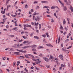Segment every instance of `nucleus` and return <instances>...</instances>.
Returning a JSON list of instances; mask_svg holds the SVG:
<instances>
[{"label":"nucleus","instance_id":"f257e3e1","mask_svg":"<svg viewBox=\"0 0 73 73\" xmlns=\"http://www.w3.org/2000/svg\"><path fill=\"white\" fill-rule=\"evenodd\" d=\"M43 58L44 60V61H46V62H49V59L46 57H43Z\"/></svg>","mask_w":73,"mask_h":73},{"label":"nucleus","instance_id":"f03ea898","mask_svg":"<svg viewBox=\"0 0 73 73\" xmlns=\"http://www.w3.org/2000/svg\"><path fill=\"white\" fill-rule=\"evenodd\" d=\"M16 50H17V51H18V52H21V53H26L27 52V51H23V50H20L18 49H17Z\"/></svg>","mask_w":73,"mask_h":73},{"label":"nucleus","instance_id":"7ed1b4c3","mask_svg":"<svg viewBox=\"0 0 73 73\" xmlns=\"http://www.w3.org/2000/svg\"><path fill=\"white\" fill-rule=\"evenodd\" d=\"M40 18H39V17H38V16H37L36 18V17L35 18V20L36 21H40Z\"/></svg>","mask_w":73,"mask_h":73},{"label":"nucleus","instance_id":"20e7f679","mask_svg":"<svg viewBox=\"0 0 73 73\" xmlns=\"http://www.w3.org/2000/svg\"><path fill=\"white\" fill-rule=\"evenodd\" d=\"M59 57L60 58V59H61L62 60H63V58H64V56H62V55H59Z\"/></svg>","mask_w":73,"mask_h":73},{"label":"nucleus","instance_id":"39448f33","mask_svg":"<svg viewBox=\"0 0 73 73\" xmlns=\"http://www.w3.org/2000/svg\"><path fill=\"white\" fill-rule=\"evenodd\" d=\"M46 45L47 46H50V47H53V46L51 44H46Z\"/></svg>","mask_w":73,"mask_h":73},{"label":"nucleus","instance_id":"423d86ee","mask_svg":"<svg viewBox=\"0 0 73 73\" xmlns=\"http://www.w3.org/2000/svg\"><path fill=\"white\" fill-rule=\"evenodd\" d=\"M29 47H30L29 46H27L24 47H22L21 48H22L23 49H25V48H29Z\"/></svg>","mask_w":73,"mask_h":73},{"label":"nucleus","instance_id":"0eeeda50","mask_svg":"<svg viewBox=\"0 0 73 73\" xmlns=\"http://www.w3.org/2000/svg\"><path fill=\"white\" fill-rule=\"evenodd\" d=\"M63 10H64V11H66V10H67V8L66 6H64L63 8Z\"/></svg>","mask_w":73,"mask_h":73},{"label":"nucleus","instance_id":"6e6552de","mask_svg":"<svg viewBox=\"0 0 73 73\" xmlns=\"http://www.w3.org/2000/svg\"><path fill=\"white\" fill-rule=\"evenodd\" d=\"M28 56H30V57H32V58H34L35 57V56H34L32 54H28Z\"/></svg>","mask_w":73,"mask_h":73},{"label":"nucleus","instance_id":"1a4fd4ad","mask_svg":"<svg viewBox=\"0 0 73 73\" xmlns=\"http://www.w3.org/2000/svg\"><path fill=\"white\" fill-rule=\"evenodd\" d=\"M70 9L71 11V12H73V8L72 6H70Z\"/></svg>","mask_w":73,"mask_h":73},{"label":"nucleus","instance_id":"9d476101","mask_svg":"<svg viewBox=\"0 0 73 73\" xmlns=\"http://www.w3.org/2000/svg\"><path fill=\"white\" fill-rule=\"evenodd\" d=\"M49 59L50 60H53V57L51 55L50 56Z\"/></svg>","mask_w":73,"mask_h":73},{"label":"nucleus","instance_id":"9b49d317","mask_svg":"<svg viewBox=\"0 0 73 73\" xmlns=\"http://www.w3.org/2000/svg\"><path fill=\"white\" fill-rule=\"evenodd\" d=\"M30 47L31 48H36V45H33L31 46Z\"/></svg>","mask_w":73,"mask_h":73},{"label":"nucleus","instance_id":"f8f14e48","mask_svg":"<svg viewBox=\"0 0 73 73\" xmlns=\"http://www.w3.org/2000/svg\"><path fill=\"white\" fill-rule=\"evenodd\" d=\"M25 57L23 56H20V57H19V58H20V59H23V58H24Z\"/></svg>","mask_w":73,"mask_h":73},{"label":"nucleus","instance_id":"ddd939ff","mask_svg":"<svg viewBox=\"0 0 73 73\" xmlns=\"http://www.w3.org/2000/svg\"><path fill=\"white\" fill-rule=\"evenodd\" d=\"M38 49H43L44 47L42 46H39L38 47Z\"/></svg>","mask_w":73,"mask_h":73},{"label":"nucleus","instance_id":"4468645a","mask_svg":"<svg viewBox=\"0 0 73 73\" xmlns=\"http://www.w3.org/2000/svg\"><path fill=\"white\" fill-rule=\"evenodd\" d=\"M11 0H6V5H7V4L9 3V1Z\"/></svg>","mask_w":73,"mask_h":73},{"label":"nucleus","instance_id":"2eb2a0df","mask_svg":"<svg viewBox=\"0 0 73 73\" xmlns=\"http://www.w3.org/2000/svg\"><path fill=\"white\" fill-rule=\"evenodd\" d=\"M55 8H56V6H52L51 8V9H55Z\"/></svg>","mask_w":73,"mask_h":73},{"label":"nucleus","instance_id":"dca6fc26","mask_svg":"<svg viewBox=\"0 0 73 73\" xmlns=\"http://www.w3.org/2000/svg\"><path fill=\"white\" fill-rule=\"evenodd\" d=\"M25 57H26V58H30V57L28 56L27 55H25Z\"/></svg>","mask_w":73,"mask_h":73},{"label":"nucleus","instance_id":"f3484780","mask_svg":"<svg viewBox=\"0 0 73 73\" xmlns=\"http://www.w3.org/2000/svg\"><path fill=\"white\" fill-rule=\"evenodd\" d=\"M34 38H37V39H40V38L36 36H35L34 37Z\"/></svg>","mask_w":73,"mask_h":73},{"label":"nucleus","instance_id":"a211bd4d","mask_svg":"<svg viewBox=\"0 0 73 73\" xmlns=\"http://www.w3.org/2000/svg\"><path fill=\"white\" fill-rule=\"evenodd\" d=\"M24 70L25 71V72H27V73H29V72H28V70H27V68H25Z\"/></svg>","mask_w":73,"mask_h":73},{"label":"nucleus","instance_id":"6ab92c4d","mask_svg":"<svg viewBox=\"0 0 73 73\" xmlns=\"http://www.w3.org/2000/svg\"><path fill=\"white\" fill-rule=\"evenodd\" d=\"M43 8H49V7L44 6L43 7Z\"/></svg>","mask_w":73,"mask_h":73},{"label":"nucleus","instance_id":"aec40b11","mask_svg":"<svg viewBox=\"0 0 73 73\" xmlns=\"http://www.w3.org/2000/svg\"><path fill=\"white\" fill-rule=\"evenodd\" d=\"M58 1L59 2V3H60L61 4V5H63L64 4L60 0H58Z\"/></svg>","mask_w":73,"mask_h":73},{"label":"nucleus","instance_id":"412c9836","mask_svg":"<svg viewBox=\"0 0 73 73\" xmlns=\"http://www.w3.org/2000/svg\"><path fill=\"white\" fill-rule=\"evenodd\" d=\"M58 1L59 2V3H60L61 4V5H63L64 4L60 0H58Z\"/></svg>","mask_w":73,"mask_h":73},{"label":"nucleus","instance_id":"4be33fe9","mask_svg":"<svg viewBox=\"0 0 73 73\" xmlns=\"http://www.w3.org/2000/svg\"><path fill=\"white\" fill-rule=\"evenodd\" d=\"M28 41H25L24 42H23V44H27V43H28Z\"/></svg>","mask_w":73,"mask_h":73},{"label":"nucleus","instance_id":"5701e85b","mask_svg":"<svg viewBox=\"0 0 73 73\" xmlns=\"http://www.w3.org/2000/svg\"><path fill=\"white\" fill-rule=\"evenodd\" d=\"M17 29V27H15V28H13L12 29L13 31H15V30H16V29H17L16 31H17L18 29Z\"/></svg>","mask_w":73,"mask_h":73},{"label":"nucleus","instance_id":"b1692460","mask_svg":"<svg viewBox=\"0 0 73 73\" xmlns=\"http://www.w3.org/2000/svg\"><path fill=\"white\" fill-rule=\"evenodd\" d=\"M29 27V25H24V27Z\"/></svg>","mask_w":73,"mask_h":73},{"label":"nucleus","instance_id":"393cba45","mask_svg":"<svg viewBox=\"0 0 73 73\" xmlns=\"http://www.w3.org/2000/svg\"><path fill=\"white\" fill-rule=\"evenodd\" d=\"M60 29H62V30H63V29H64L62 25H60Z\"/></svg>","mask_w":73,"mask_h":73},{"label":"nucleus","instance_id":"a878e982","mask_svg":"<svg viewBox=\"0 0 73 73\" xmlns=\"http://www.w3.org/2000/svg\"><path fill=\"white\" fill-rule=\"evenodd\" d=\"M67 20L68 21V23L69 24H70V23L69 22V20H70V19L69 18H67Z\"/></svg>","mask_w":73,"mask_h":73},{"label":"nucleus","instance_id":"bb28decb","mask_svg":"<svg viewBox=\"0 0 73 73\" xmlns=\"http://www.w3.org/2000/svg\"><path fill=\"white\" fill-rule=\"evenodd\" d=\"M65 24H66V21H65V19H64L63 22V24H64V25H65Z\"/></svg>","mask_w":73,"mask_h":73},{"label":"nucleus","instance_id":"cd10ccee","mask_svg":"<svg viewBox=\"0 0 73 73\" xmlns=\"http://www.w3.org/2000/svg\"><path fill=\"white\" fill-rule=\"evenodd\" d=\"M69 39H66V40L64 42L66 43V42H68V41H69Z\"/></svg>","mask_w":73,"mask_h":73},{"label":"nucleus","instance_id":"c85d7f7f","mask_svg":"<svg viewBox=\"0 0 73 73\" xmlns=\"http://www.w3.org/2000/svg\"><path fill=\"white\" fill-rule=\"evenodd\" d=\"M41 62V61H38L36 62H35L36 64H40Z\"/></svg>","mask_w":73,"mask_h":73},{"label":"nucleus","instance_id":"c756f323","mask_svg":"<svg viewBox=\"0 0 73 73\" xmlns=\"http://www.w3.org/2000/svg\"><path fill=\"white\" fill-rule=\"evenodd\" d=\"M60 40H61V38H60V37H59L58 38V43H59V42H60Z\"/></svg>","mask_w":73,"mask_h":73},{"label":"nucleus","instance_id":"7c9ffc66","mask_svg":"<svg viewBox=\"0 0 73 73\" xmlns=\"http://www.w3.org/2000/svg\"><path fill=\"white\" fill-rule=\"evenodd\" d=\"M9 36L10 37H15V35H9Z\"/></svg>","mask_w":73,"mask_h":73},{"label":"nucleus","instance_id":"2f4dec72","mask_svg":"<svg viewBox=\"0 0 73 73\" xmlns=\"http://www.w3.org/2000/svg\"><path fill=\"white\" fill-rule=\"evenodd\" d=\"M39 13H36V12H35L34 13V15H39Z\"/></svg>","mask_w":73,"mask_h":73},{"label":"nucleus","instance_id":"473e14b6","mask_svg":"<svg viewBox=\"0 0 73 73\" xmlns=\"http://www.w3.org/2000/svg\"><path fill=\"white\" fill-rule=\"evenodd\" d=\"M32 50L33 51H34V52H36V50L34 48H33L32 49Z\"/></svg>","mask_w":73,"mask_h":73},{"label":"nucleus","instance_id":"72a5a7b5","mask_svg":"<svg viewBox=\"0 0 73 73\" xmlns=\"http://www.w3.org/2000/svg\"><path fill=\"white\" fill-rule=\"evenodd\" d=\"M14 54H19L20 52H15L14 53Z\"/></svg>","mask_w":73,"mask_h":73},{"label":"nucleus","instance_id":"f704fd0d","mask_svg":"<svg viewBox=\"0 0 73 73\" xmlns=\"http://www.w3.org/2000/svg\"><path fill=\"white\" fill-rule=\"evenodd\" d=\"M46 35L47 36V37H50L49 35H48V32L46 33Z\"/></svg>","mask_w":73,"mask_h":73},{"label":"nucleus","instance_id":"c9c22d12","mask_svg":"<svg viewBox=\"0 0 73 73\" xmlns=\"http://www.w3.org/2000/svg\"><path fill=\"white\" fill-rule=\"evenodd\" d=\"M7 18H6L4 19H3V22H5V20H7Z\"/></svg>","mask_w":73,"mask_h":73},{"label":"nucleus","instance_id":"e433bc0d","mask_svg":"<svg viewBox=\"0 0 73 73\" xmlns=\"http://www.w3.org/2000/svg\"><path fill=\"white\" fill-rule=\"evenodd\" d=\"M35 69H36L37 70H39V69H38V68H37V67L36 66L35 67Z\"/></svg>","mask_w":73,"mask_h":73},{"label":"nucleus","instance_id":"4c0bfd02","mask_svg":"<svg viewBox=\"0 0 73 73\" xmlns=\"http://www.w3.org/2000/svg\"><path fill=\"white\" fill-rule=\"evenodd\" d=\"M54 15L55 17H56V18H57V15H56V13H55L54 14Z\"/></svg>","mask_w":73,"mask_h":73},{"label":"nucleus","instance_id":"58836bf2","mask_svg":"<svg viewBox=\"0 0 73 73\" xmlns=\"http://www.w3.org/2000/svg\"><path fill=\"white\" fill-rule=\"evenodd\" d=\"M39 29H41V25L40 24H39Z\"/></svg>","mask_w":73,"mask_h":73},{"label":"nucleus","instance_id":"ea45409f","mask_svg":"<svg viewBox=\"0 0 73 73\" xmlns=\"http://www.w3.org/2000/svg\"><path fill=\"white\" fill-rule=\"evenodd\" d=\"M72 48V46H70L68 47L67 48V49H70V48Z\"/></svg>","mask_w":73,"mask_h":73},{"label":"nucleus","instance_id":"a19ab883","mask_svg":"<svg viewBox=\"0 0 73 73\" xmlns=\"http://www.w3.org/2000/svg\"><path fill=\"white\" fill-rule=\"evenodd\" d=\"M16 64V62H13V65L14 66H15V64Z\"/></svg>","mask_w":73,"mask_h":73},{"label":"nucleus","instance_id":"79ce46f5","mask_svg":"<svg viewBox=\"0 0 73 73\" xmlns=\"http://www.w3.org/2000/svg\"><path fill=\"white\" fill-rule=\"evenodd\" d=\"M36 31L37 33H39V31L38 30H36Z\"/></svg>","mask_w":73,"mask_h":73},{"label":"nucleus","instance_id":"37998d69","mask_svg":"<svg viewBox=\"0 0 73 73\" xmlns=\"http://www.w3.org/2000/svg\"><path fill=\"white\" fill-rule=\"evenodd\" d=\"M61 66L62 67H65V65H63V64H61Z\"/></svg>","mask_w":73,"mask_h":73},{"label":"nucleus","instance_id":"c03bdc74","mask_svg":"<svg viewBox=\"0 0 73 73\" xmlns=\"http://www.w3.org/2000/svg\"><path fill=\"white\" fill-rule=\"evenodd\" d=\"M54 60H55L56 61H58V60L57 58H54Z\"/></svg>","mask_w":73,"mask_h":73},{"label":"nucleus","instance_id":"a18cd8bd","mask_svg":"<svg viewBox=\"0 0 73 73\" xmlns=\"http://www.w3.org/2000/svg\"><path fill=\"white\" fill-rule=\"evenodd\" d=\"M42 37H44V38H45V37H46V35H42Z\"/></svg>","mask_w":73,"mask_h":73},{"label":"nucleus","instance_id":"49530a36","mask_svg":"<svg viewBox=\"0 0 73 73\" xmlns=\"http://www.w3.org/2000/svg\"><path fill=\"white\" fill-rule=\"evenodd\" d=\"M51 22L52 23H53L54 22V20L53 19H51Z\"/></svg>","mask_w":73,"mask_h":73},{"label":"nucleus","instance_id":"de8ad7c7","mask_svg":"<svg viewBox=\"0 0 73 73\" xmlns=\"http://www.w3.org/2000/svg\"><path fill=\"white\" fill-rule=\"evenodd\" d=\"M39 56H40V57H42V54H40Z\"/></svg>","mask_w":73,"mask_h":73},{"label":"nucleus","instance_id":"09e8293b","mask_svg":"<svg viewBox=\"0 0 73 73\" xmlns=\"http://www.w3.org/2000/svg\"><path fill=\"white\" fill-rule=\"evenodd\" d=\"M35 25H38V23H35Z\"/></svg>","mask_w":73,"mask_h":73},{"label":"nucleus","instance_id":"8fccbe9b","mask_svg":"<svg viewBox=\"0 0 73 73\" xmlns=\"http://www.w3.org/2000/svg\"><path fill=\"white\" fill-rule=\"evenodd\" d=\"M25 30H27L28 29H27V28H26V27H24L23 28Z\"/></svg>","mask_w":73,"mask_h":73},{"label":"nucleus","instance_id":"3c124183","mask_svg":"<svg viewBox=\"0 0 73 73\" xmlns=\"http://www.w3.org/2000/svg\"><path fill=\"white\" fill-rule=\"evenodd\" d=\"M33 60V61H35L36 62V60L34 59V58H33L32 59Z\"/></svg>","mask_w":73,"mask_h":73},{"label":"nucleus","instance_id":"603ef678","mask_svg":"<svg viewBox=\"0 0 73 73\" xmlns=\"http://www.w3.org/2000/svg\"><path fill=\"white\" fill-rule=\"evenodd\" d=\"M25 8H28V5H26L25 6Z\"/></svg>","mask_w":73,"mask_h":73},{"label":"nucleus","instance_id":"864d4df0","mask_svg":"<svg viewBox=\"0 0 73 73\" xmlns=\"http://www.w3.org/2000/svg\"><path fill=\"white\" fill-rule=\"evenodd\" d=\"M10 49V48H6L5 49V50H8V49Z\"/></svg>","mask_w":73,"mask_h":73},{"label":"nucleus","instance_id":"5fc2aeb1","mask_svg":"<svg viewBox=\"0 0 73 73\" xmlns=\"http://www.w3.org/2000/svg\"><path fill=\"white\" fill-rule=\"evenodd\" d=\"M66 4L67 5H70V4H69V3L68 2H66Z\"/></svg>","mask_w":73,"mask_h":73},{"label":"nucleus","instance_id":"6e6d98bb","mask_svg":"<svg viewBox=\"0 0 73 73\" xmlns=\"http://www.w3.org/2000/svg\"><path fill=\"white\" fill-rule=\"evenodd\" d=\"M43 41V42H45L46 43V42H47L45 41V39H44Z\"/></svg>","mask_w":73,"mask_h":73},{"label":"nucleus","instance_id":"4d7b16f0","mask_svg":"<svg viewBox=\"0 0 73 73\" xmlns=\"http://www.w3.org/2000/svg\"><path fill=\"white\" fill-rule=\"evenodd\" d=\"M35 16H34V15H33V20H35Z\"/></svg>","mask_w":73,"mask_h":73},{"label":"nucleus","instance_id":"13d9d810","mask_svg":"<svg viewBox=\"0 0 73 73\" xmlns=\"http://www.w3.org/2000/svg\"><path fill=\"white\" fill-rule=\"evenodd\" d=\"M17 47L18 48L20 47V44H18L17 45Z\"/></svg>","mask_w":73,"mask_h":73},{"label":"nucleus","instance_id":"bf43d9fd","mask_svg":"<svg viewBox=\"0 0 73 73\" xmlns=\"http://www.w3.org/2000/svg\"><path fill=\"white\" fill-rule=\"evenodd\" d=\"M38 2L37 1H35L34 3V4H37V3Z\"/></svg>","mask_w":73,"mask_h":73},{"label":"nucleus","instance_id":"052dcab7","mask_svg":"<svg viewBox=\"0 0 73 73\" xmlns=\"http://www.w3.org/2000/svg\"><path fill=\"white\" fill-rule=\"evenodd\" d=\"M46 17H50V16L49 15H46Z\"/></svg>","mask_w":73,"mask_h":73},{"label":"nucleus","instance_id":"680f3d73","mask_svg":"<svg viewBox=\"0 0 73 73\" xmlns=\"http://www.w3.org/2000/svg\"><path fill=\"white\" fill-rule=\"evenodd\" d=\"M48 3V2L47 1H44V3H45L46 4H47Z\"/></svg>","mask_w":73,"mask_h":73},{"label":"nucleus","instance_id":"e2e57ef3","mask_svg":"<svg viewBox=\"0 0 73 73\" xmlns=\"http://www.w3.org/2000/svg\"><path fill=\"white\" fill-rule=\"evenodd\" d=\"M46 12L48 14H49V13H50V12L48 11H46Z\"/></svg>","mask_w":73,"mask_h":73},{"label":"nucleus","instance_id":"0e129e2a","mask_svg":"<svg viewBox=\"0 0 73 73\" xmlns=\"http://www.w3.org/2000/svg\"><path fill=\"white\" fill-rule=\"evenodd\" d=\"M31 11L32 12H33V9H32L31 10Z\"/></svg>","mask_w":73,"mask_h":73},{"label":"nucleus","instance_id":"69168bd1","mask_svg":"<svg viewBox=\"0 0 73 73\" xmlns=\"http://www.w3.org/2000/svg\"><path fill=\"white\" fill-rule=\"evenodd\" d=\"M17 3H18L17 1H16V2H15V5H16V4H17Z\"/></svg>","mask_w":73,"mask_h":73},{"label":"nucleus","instance_id":"338daca9","mask_svg":"<svg viewBox=\"0 0 73 73\" xmlns=\"http://www.w3.org/2000/svg\"><path fill=\"white\" fill-rule=\"evenodd\" d=\"M61 69H62V67H60L59 68V70H61Z\"/></svg>","mask_w":73,"mask_h":73},{"label":"nucleus","instance_id":"774afa93","mask_svg":"<svg viewBox=\"0 0 73 73\" xmlns=\"http://www.w3.org/2000/svg\"><path fill=\"white\" fill-rule=\"evenodd\" d=\"M64 3H66V2H67V0H64Z\"/></svg>","mask_w":73,"mask_h":73}]
</instances>
